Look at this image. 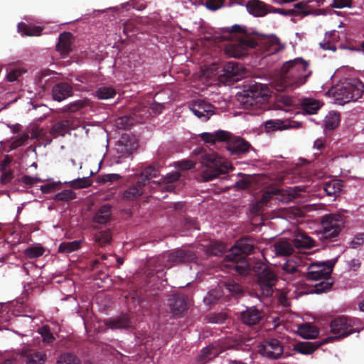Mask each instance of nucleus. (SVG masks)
<instances>
[{
  "instance_id": "obj_45",
  "label": "nucleus",
  "mask_w": 364,
  "mask_h": 364,
  "mask_svg": "<svg viewBox=\"0 0 364 364\" xmlns=\"http://www.w3.org/2000/svg\"><path fill=\"white\" fill-rule=\"evenodd\" d=\"M57 364H80V360L70 353H65L59 356Z\"/></svg>"
},
{
  "instance_id": "obj_17",
  "label": "nucleus",
  "mask_w": 364,
  "mask_h": 364,
  "mask_svg": "<svg viewBox=\"0 0 364 364\" xmlns=\"http://www.w3.org/2000/svg\"><path fill=\"white\" fill-rule=\"evenodd\" d=\"M298 187L290 188L289 190V193L287 195L281 194L282 191L279 189H274L272 191H267L262 195L261 200L259 202L263 205L267 203L271 200L273 196L281 195V198H278V199H279L282 202L288 203L296 197L297 193H296L295 189H296Z\"/></svg>"
},
{
  "instance_id": "obj_37",
  "label": "nucleus",
  "mask_w": 364,
  "mask_h": 364,
  "mask_svg": "<svg viewBox=\"0 0 364 364\" xmlns=\"http://www.w3.org/2000/svg\"><path fill=\"white\" fill-rule=\"evenodd\" d=\"M18 31L27 36H40L43 28L41 26H28L25 23H19L18 25Z\"/></svg>"
},
{
  "instance_id": "obj_62",
  "label": "nucleus",
  "mask_w": 364,
  "mask_h": 364,
  "mask_svg": "<svg viewBox=\"0 0 364 364\" xmlns=\"http://www.w3.org/2000/svg\"><path fill=\"white\" fill-rule=\"evenodd\" d=\"M351 0H333V7L334 8H344L350 7Z\"/></svg>"
},
{
  "instance_id": "obj_29",
  "label": "nucleus",
  "mask_w": 364,
  "mask_h": 364,
  "mask_svg": "<svg viewBox=\"0 0 364 364\" xmlns=\"http://www.w3.org/2000/svg\"><path fill=\"white\" fill-rule=\"evenodd\" d=\"M145 186L139 183L137 180L136 183L130 186L123 193V199L127 200H134L140 197L144 193V188Z\"/></svg>"
},
{
  "instance_id": "obj_58",
  "label": "nucleus",
  "mask_w": 364,
  "mask_h": 364,
  "mask_svg": "<svg viewBox=\"0 0 364 364\" xmlns=\"http://www.w3.org/2000/svg\"><path fill=\"white\" fill-rule=\"evenodd\" d=\"M121 178V176L117 173L105 174L102 176L101 182H114Z\"/></svg>"
},
{
  "instance_id": "obj_30",
  "label": "nucleus",
  "mask_w": 364,
  "mask_h": 364,
  "mask_svg": "<svg viewBox=\"0 0 364 364\" xmlns=\"http://www.w3.org/2000/svg\"><path fill=\"white\" fill-rule=\"evenodd\" d=\"M73 35L70 32H64L59 36L56 45L57 50L63 54H68L71 51Z\"/></svg>"
},
{
  "instance_id": "obj_32",
  "label": "nucleus",
  "mask_w": 364,
  "mask_h": 364,
  "mask_svg": "<svg viewBox=\"0 0 364 364\" xmlns=\"http://www.w3.org/2000/svg\"><path fill=\"white\" fill-rule=\"evenodd\" d=\"M296 248H311L314 241L305 232H299L292 240Z\"/></svg>"
},
{
  "instance_id": "obj_35",
  "label": "nucleus",
  "mask_w": 364,
  "mask_h": 364,
  "mask_svg": "<svg viewBox=\"0 0 364 364\" xmlns=\"http://www.w3.org/2000/svg\"><path fill=\"white\" fill-rule=\"evenodd\" d=\"M158 173L159 171L155 167L149 166L144 168L137 180L139 181V183L146 186L151 178H156L158 176Z\"/></svg>"
},
{
  "instance_id": "obj_16",
  "label": "nucleus",
  "mask_w": 364,
  "mask_h": 364,
  "mask_svg": "<svg viewBox=\"0 0 364 364\" xmlns=\"http://www.w3.org/2000/svg\"><path fill=\"white\" fill-rule=\"evenodd\" d=\"M262 318V311L255 306L247 308L246 310L240 314V318L242 323L250 326L258 324Z\"/></svg>"
},
{
  "instance_id": "obj_49",
  "label": "nucleus",
  "mask_w": 364,
  "mask_h": 364,
  "mask_svg": "<svg viewBox=\"0 0 364 364\" xmlns=\"http://www.w3.org/2000/svg\"><path fill=\"white\" fill-rule=\"evenodd\" d=\"M26 72L25 69L21 68H11L6 75V79L9 82L18 81L19 77Z\"/></svg>"
},
{
  "instance_id": "obj_27",
  "label": "nucleus",
  "mask_w": 364,
  "mask_h": 364,
  "mask_svg": "<svg viewBox=\"0 0 364 364\" xmlns=\"http://www.w3.org/2000/svg\"><path fill=\"white\" fill-rule=\"evenodd\" d=\"M246 8L255 16H263L269 12L267 5L259 0H249Z\"/></svg>"
},
{
  "instance_id": "obj_9",
  "label": "nucleus",
  "mask_w": 364,
  "mask_h": 364,
  "mask_svg": "<svg viewBox=\"0 0 364 364\" xmlns=\"http://www.w3.org/2000/svg\"><path fill=\"white\" fill-rule=\"evenodd\" d=\"M343 225V216L333 214L324 215L321 220L323 237L326 240H333L337 237Z\"/></svg>"
},
{
  "instance_id": "obj_61",
  "label": "nucleus",
  "mask_w": 364,
  "mask_h": 364,
  "mask_svg": "<svg viewBox=\"0 0 364 364\" xmlns=\"http://www.w3.org/2000/svg\"><path fill=\"white\" fill-rule=\"evenodd\" d=\"M294 8L296 9V11L298 12L299 14H304V16H306L309 14V11H306V9L307 8V4L304 2H299L294 5Z\"/></svg>"
},
{
  "instance_id": "obj_46",
  "label": "nucleus",
  "mask_w": 364,
  "mask_h": 364,
  "mask_svg": "<svg viewBox=\"0 0 364 364\" xmlns=\"http://www.w3.org/2000/svg\"><path fill=\"white\" fill-rule=\"evenodd\" d=\"M224 286L225 289L232 294H240L242 293V288L241 285L235 282L233 279H228Z\"/></svg>"
},
{
  "instance_id": "obj_5",
  "label": "nucleus",
  "mask_w": 364,
  "mask_h": 364,
  "mask_svg": "<svg viewBox=\"0 0 364 364\" xmlns=\"http://www.w3.org/2000/svg\"><path fill=\"white\" fill-rule=\"evenodd\" d=\"M333 264L331 261H326L321 263H311L308 267V272L306 274V281H319L316 284L312 293L321 294L330 289L333 285L331 282H328L333 271Z\"/></svg>"
},
{
  "instance_id": "obj_59",
  "label": "nucleus",
  "mask_w": 364,
  "mask_h": 364,
  "mask_svg": "<svg viewBox=\"0 0 364 364\" xmlns=\"http://www.w3.org/2000/svg\"><path fill=\"white\" fill-rule=\"evenodd\" d=\"M273 12L282 14L284 16L298 15V12L295 9H274Z\"/></svg>"
},
{
  "instance_id": "obj_48",
  "label": "nucleus",
  "mask_w": 364,
  "mask_h": 364,
  "mask_svg": "<svg viewBox=\"0 0 364 364\" xmlns=\"http://www.w3.org/2000/svg\"><path fill=\"white\" fill-rule=\"evenodd\" d=\"M29 139V136L27 133H24L20 136L13 138L10 143V149L14 150L17 148L23 146Z\"/></svg>"
},
{
  "instance_id": "obj_6",
  "label": "nucleus",
  "mask_w": 364,
  "mask_h": 364,
  "mask_svg": "<svg viewBox=\"0 0 364 364\" xmlns=\"http://www.w3.org/2000/svg\"><path fill=\"white\" fill-rule=\"evenodd\" d=\"M200 162L204 167L201 171L204 181H212L232 168V164L226 159L214 152L203 155Z\"/></svg>"
},
{
  "instance_id": "obj_33",
  "label": "nucleus",
  "mask_w": 364,
  "mask_h": 364,
  "mask_svg": "<svg viewBox=\"0 0 364 364\" xmlns=\"http://www.w3.org/2000/svg\"><path fill=\"white\" fill-rule=\"evenodd\" d=\"M303 111L309 114H316L320 109L319 102L313 98H303L301 100Z\"/></svg>"
},
{
  "instance_id": "obj_28",
  "label": "nucleus",
  "mask_w": 364,
  "mask_h": 364,
  "mask_svg": "<svg viewBox=\"0 0 364 364\" xmlns=\"http://www.w3.org/2000/svg\"><path fill=\"white\" fill-rule=\"evenodd\" d=\"M112 210L109 204L101 206L93 217V222L100 225L107 224L111 219Z\"/></svg>"
},
{
  "instance_id": "obj_14",
  "label": "nucleus",
  "mask_w": 364,
  "mask_h": 364,
  "mask_svg": "<svg viewBox=\"0 0 364 364\" xmlns=\"http://www.w3.org/2000/svg\"><path fill=\"white\" fill-rule=\"evenodd\" d=\"M227 149L232 155H240L247 152L251 146L250 144L240 137H232L225 141Z\"/></svg>"
},
{
  "instance_id": "obj_63",
  "label": "nucleus",
  "mask_w": 364,
  "mask_h": 364,
  "mask_svg": "<svg viewBox=\"0 0 364 364\" xmlns=\"http://www.w3.org/2000/svg\"><path fill=\"white\" fill-rule=\"evenodd\" d=\"M21 181L28 186H32L36 183L40 181V180L28 175H25L21 178Z\"/></svg>"
},
{
  "instance_id": "obj_4",
  "label": "nucleus",
  "mask_w": 364,
  "mask_h": 364,
  "mask_svg": "<svg viewBox=\"0 0 364 364\" xmlns=\"http://www.w3.org/2000/svg\"><path fill=\"white\" fill-rule=\"evenodd\" d=\"M243 94L238 96V101L245 109L257 112L268 101L269 95L262 84L251 82L244 85Z\"/></svg>"
},
{
  "instance_id": "obj_53",
  "label": "nucleus",
  "mask_w": 364,
  "mask_h": 364,
  "mask_svg": "<svg viewBox=\"0 0 364 364\" xmlns=\"http://www.w3.org/2000/svg\"><path fill=\"white\" fill-rule=\"evenodd\" d=\"M265 129L267 132L282 130L285 128L281 120H269L265 122Z\"/></svg>"
},
{
  "instance_id": "obj_39",
  "label": "nucleus",
  "mask_w": 364,
  "mask_h": 364,
  "mask_svg": "<svg viewBox=\"0 0 364 364\" xmlns=\"http://www.w3.org/2000/svg\"><path fill=\"white\" fill-rule=\"evenodd\" d=\"M47 355L44 352L34 351L26 356V364H44Z\"/></svg>"
},
{
  "instance_id": "obj_13",
  "label": "nucleus",
  "mask_w": 364,
  "mask_h": 364,
  "mask_svg": "<svg viewBox=\"0 0 364 364\" xmlns=\"http://www.w3.org/2000/svg\"><path fill=\"white\" fill-rule=\"evenodd\" d=\"M137 146V142L134 137L122 136L116 146L117 157L120 159L131 156Z\"/></svg>"
},
{
  "instance_id": "obj_11",
  "label": "nucleus",
  "mask_w": 364,
  "mask_h": 364,
  "mask_svg": "<svg viewBox=\"0 0 364 364\" xmlns=\"http://www.w3.org/2000/svg\"><path fill=\"white\" fill-rule=\"evenodd\" d=\"M168 305L172 316L175 318L183 317L188 309V299L183 294H173L168 299Z\"/></svg>"
},
{
  "instance_id": "obj_38",
  "label": "nucleus",
  "mask_w": 364,
  "mask_h": 364,
  "mask_svg": "<svg viewBox=\"0 0 364 364\" xmlns=\"http://www.w3.org/2000/svg\"><path fill=\"white\" fill-rule=\"evenodd\" d=\"M342 188L341 182L338 180H332L323 184V191L329 196L338 193Z\"/></svg>"
},
{
  "instance_id": "obj_21",
  "label": "nucleus",
  "mask_w": 364,
  "mask_h": 364,
  "mask_svg": "<svg viewBox=\"0 0 364 364\" xmlns=\"http://www.w3.org/2000/svg\"><path fill=\"white\" fill-rule=\"evenodd\" d=\"M73 122L74 121L71 118H66L60 120L53 125L50 134L54 136H57L58 135L64 136L71 129H73Z\"/></svg>"
},
{
  "instance_id": "obj_36",
  "label": "nucleus",
  "mask_w": 364,
  "mask_h": 364,
  "mask_svg": "<svg viewBox=\"0 0 364 364\" xmlns=\"http://www.w3.org/2000/svg\"><path fill=\"white\" fill-rule=\"evenodd\" d=\"M82 240L61 242L58 249L59 253L69 254L80 249Z\"/></svg>"
},
{
  "instance_id": "obj_52",
  "label": "nucleus",
  "mask_w": 364,
  "mask_h": 364,
  "mask_svg": "<svg viewBox=\"0 0 364 364\" xmlns=\"http://www.w3.org/2000/svg\"><path fill=\"white\" fill-rule=\"evenodd\" d=\"M339 122H340V115L339 114H338L336 113L330 114L329 117H328L326 119V127L328 129L333 130L336 127H337V126L339 124Z\"/></svg>"
},
{
  "instance_id": "obj_54",
  "label": "nucleus",
  "mask_w": 364,
  "mask_h": 364,
  "mask_svg": "<svg viewBox=\"0 0 364 364\" xmlns=\"http://www.w3.org/2000/svg\"><path fill=\"white\" fill-rule=\"evenodd\" d=\"M214 350V348L211 346H208L201 350L200 353L198 355V360L200 361L206 362V360H210L213 357L215 356V353H213Z\"/></svg>"
},
{
  "instance_id": "obj_44",
  "label": "nucleus",
  "mask_w": 364,
  "mask_h": 364,
  "mask_svg": "<svg viewBox=\"0 0 364 364\" xmlns=\"http://www.w3.org/2000/svg\"><path fill=\"white\" fill-rule=\"evenodd\" d=\"M38 333L41 336L43 341L47 344L52 343L55 341V337L50 331V326L48 325L43 326L38 330Z\"/></svg>"
},
{
  "instance_id": "obj_50",
  "label": "nucleus",
  "mask_w": 364,
  "mask_h": 364,
  "mask_svg": "<svg viewBox=\"0 0 364 364\" xmlns=\"http://www.w3.org/2000/svg\"><path fill=\"white\" fill-rule=\"evenodd\" d=\"M180 176L181 174L178 172H173L167 174L164 178V182L166 184L165 188L168 191H171L173 189V187L171 183L178 181Z\"/></svg>"
},
{
  "instance_id": "obj_43",
  "label": "nucleus",
  "mask_w": 364,
  "mask_h": 364,
  "mask_svg": "<svg viewBox=\"0 0 364 364\" xmlns=\"http://www.w3.org/2000/svg\"><path fill=\"white\" fill-rule=\"evenodd\" d=\"M76 198V194L72 190L65 189L55 195V201L69 202Z\"/></svg>"
},
{
  "instance_id": "obj_18",
  "label": "nucleus",
  "mask_w": 364,
  "mask_h": 364,
  "mask_svg": "<svg viewBox=\"0 0 364 364\" xmlns=\"http://www.w3.org/2000/svg\"><path fill=\"white\" fill-rule=\"evenodd\" d=\"M224 75L229 81H237L244 75L242 65L236 62H229L224 66Z\"/></svg>"
},
{
  "instance_id": "obj_22",
  "label": "nucleus",
  "mask_w": 364,
  "mask_h": 364,
  "mask_svg": "<svg viewBox=\"0 0 364 364\" xmlns=\"http://www.w3.org/2000/svg\"><path fill=\"white\" fill-rule=\"evenodd\" d=\"M230 136V133L225 130H218L214 133L203 132L200 134V137L203 141L211 144H215L216 141H225Z\"/></svg>"
},
{
  "instance_id": "obj_34",
  "label": "nucleus",
  "mask_w": 364,
  "mask_h": 364,
  "mask_svg": "<svg viewBox=\"0 0 364 364\" xmlns=\"http://www.w3.org/2000/svg\"><path fill=\"white\" fill-rule=\"evenodd\" d=\"M298 333L306 339H313L318 335L317 328L310 323H304L300 326L298 328Z\"/></svg>"
},
{
  "instance_id": "obj_10",
  "label": "nucleus",
  "mask_w": 364,
  "mask_h": 364,
  "mask_svg": "<svg viewBox=\"0 0 364 364\" xmlns=\"http://www.w3.org/2000/svg\"><path fill=\"white\" fill-rule=\"evenodd\" d=\"M259 353L269 359H279L284 353L282 343L276 338L265 340L259 348Z\"/></svg>"
},
{
  "instance_id": "obj_24",
  "label": "nucleus",
  "mask_w": 364,
  "mask_h": 364,
  "mask_svg": "<svg viewBox=\"0 0 364 364\" xmlns=\"http://www.w3.org/2000/svg\"><path fill=\"white\" fill-rule=\"evenodd\" d=\"M295 246L292 240L280 239L274 244V252L279 256H289L294 252Z\"/></svg>"
},
{
  "instance_id": "obj_2",
  "label": "nucleus",
  "mask_w": 364,
  "mask_h": 364,
  "mask_svg": "<svg viewBox=\"0 0 364 364\" xmlns=\"http://www.w3.org/2000/svg\"><path fill=\"white\" fill-rule=\"evenodd\" d=\"M311 74L309 63L303 58H296L287 61L281 68L280 90L297 88L305 84Z\"/></svg>"
},
{
  "instance_id": "obj_41",
  "label": "nucleus",
  "mask_w": 364,
  "mask_h": 364,
  "mask_svg": "<svg viewBox=\"0 0 364 364\" xmlns=\"http://www.w3.org/2000/svg\"><path fill=\"white\" fill-rule=\"evenodd\" d=\"M116 90L108 86H102L98 87L95 91V96L100 100H108L113 98L116 95Z\"/></svg>"
},
{
  "instance_id": "obj_20",
  "label": "nucleus",
  "mask_w": 364,
  "mask_h": 364,
  "mask_svg": "<svg viewBox=\"0 0 364 364\" xmlns=\"http://www.w3.org/2000/svg\"><path fill=\"white\" fill-rule=\"evenodd\" d=\"M104 323L107 327L112 330L125 329L131 326V320L127 314H122L114 318L105 319Z\"/></svg>"
},
{
  "instance_id": "obj_25",
  "label": "nucleus",
  "mask_w": 364,
  "mask_h": 364,
  "mask_svg": "<svg viewBox=\"0 0 364 364\" xmlns=\"http://www.w3.org/2000/svg\"><path fill=\"white\" fill-rule=\"evenodd\" d=\"M283 279L286 281H294L300 277V271L295 262L287 261L282 267Z\"/></svg>"
},
{
  "instance_id": "obj_12",
  "label": "nucleus",
  "mask_w": 364,
  "mask_h": 364,
  "mask_svg": "<svg viewBox=\"0 0 364 364\" xmlns=\"http://www.w3.org/2000/svg\"><path fill=\"white\" fill-rule=\"evenodd\" d=\"M331 331L338 338L346 337L355 332L350 321L345 316H339L333 320L330 325Z\"/></svg>"
},
{
  "instance_id": "obj_8",
  "label": "nucleus",
  "mask_w": 364,
  "mask_h": 364,
  "mask_svg": "<svg viewBox=\"0 0 364 364\" xmlns=\"http://www.w3.org/2000/svg\"><path fill=\"white\" fill-rule=\"evenodd\" d=\"M253 271L262 294L265 297L272 296L277 282V276L273 269L262 263H257L253 266Z\"/></svg>"
},
{
  "instance_id": "obj_60",
  "label": "nucleus",
  "mask_w": 364,
  "mask_h": 364,
  "mask_svg": "<svg viewBox=\"0 0 364 364\" xmlns=\"http://www.w3.org/2000/svg\"><path fill=\"white\" fill-rule=\"evenodd\" d=\"M58 188L56 183H46L41 186V191L43 193H50L54 192Z\"/></svg>"
},
{
  "instance_id": "obj_55",
  "label": "nucleus",
  "mask_w": 364,
  "mask_h": 364,
  "mask_svg": "<svg viewBox=\"0 0 364 364\" xmlns=\"http://www.w3.org/2000/svg\"><path fill=\"white\" fill-rule=\"evenodd\" d=\"M225 0H206L205 6L211 11H216L223 6Z\"/></svg>"
},
{
  "instance_id": "obj_15",
  "label": "nucleus",
  "mask_w": 364,
  "mask_h": 364,
  "mask_svg": "<svg viewBox=\"0 0 364 364\" xmlns=\"http://www.w3.org/2000/svg\"><path fill=\"white\" fill-rule=\"evenodd\" d=\"M193 113L203 120H208L213 114V106L204 100H198L191 107Z\"/></svg>"
},
{
  "instance_id": "obj_40",
  "label": "nucleus",
  "mask_w": 364,
  "mask_h": 364,
  "mask_svg": "<svg viewBox=\"0 0 364 364\" xmlns=\"http://www.w3.org/2000/svg\"><path fill=\"white\" fill-rule=\"evenodd\" d=\"M225 252V245L218 241L211 242L207 247V254L210 256H221Z\"/></svg>"
},
{
  "instance_id": "obj_42",
  "label": "nucleus",
  "mask_w": 364,
  "mask_h": 364,
  "mask_svg": "<svg viewBox=\"0 0 364 364\" xmlns=\"http://www.w3.org/2000/svg\"><path fill=\"white\" fill-rule=\"evenodd\" d=\"M135 122H136V119L134 117L124 115L118 117L115 121V124L118 129H126Z\"/></svg>"
},
{
  "instance_id": "obj_3",
  "label": "nucleus",
  "mask_w": 364,
  "mask_h": 364,
  "mask_svg": "<svg viewBox=\"0 0 364 364\" xmlns=\"http://www.w3.org/2000/svg\"><path fill=\"white\" fill-rule=\"evenodd\" d=\"M255 248L254 240L251 237H245L238 240L225 255V259L230 262L228 264L241 275L248 274L251 266L245 258Z\"/></svg>"
},
{
  "instance_id": "obj_31",
  "label": "nucleus",
  "mask_w": 364,
  "mask_h": 364,
  "mask_svg": "<svg viewBox=\"0 0 364 364\" xmlns=\"http://www.w3.org/2000/svg\"><path fill=\"white\" fill-rule=\"evenodd\" d=\"M95 244L99 247H105L109 245L112 240V235L109 229L97 231L93 235Z\"/></svg>"
},
{
  "instance_id": "obj_7",
  "label": "nucleus",
  "mask_w": 364,
  "mask_h": 364,
  "mask_svg": "<svg viewBox=\"0 0 364 364\" xmlns=\"http://www.w3.org/2000/svg\"><path fill=\"white\" fill-rule=\"evenodd\" d=\"M364 92V84L358 78H351L338 85L333 92L336 101L344 105L361 98Z\"/></svg>"
},
{
  "instance_id": "obj_51",
  "label": "nucleus",
  "mask_w": 364,
  "mask_h": 364,
  "mask_svg": "<svg viewBox=\"0 0 364 364\" xmlns=\"http://www.w3.org/2000/svg\"><path fill=\"white\" fill-rule=\"evenodd\" d=\"M44 249L42 247H30L25 250V255L30 259H34L42 256Z\"/></svg>"
},
{
  "instance_id": "obj_19",
  "label": "nucleus",
  "mask_w": 364,
  "mask_h": 364,
  "mask_svg": "<svg viewBox=\"0 0 364 364\" xmlns=\"http://www.w3.org/2000/svg\"><path fill=\"white\" fill-rule=\"evenodd\" d=\"M73 95V87L67 82H61L55 84L52 89L54 100L61 102Z\"/></svg>"
},
{
  "instance_id": "obj_56",
  "label": "nucleus",
  "mask_w": 364,
  "mask_h": 364,
  "mask_svg": "<svg viewBox=\"0 0 364 364\" xmlns=\"http://www.w3.org/2000/svg\"><path fill=\"white\" fill-rule=\"evenodd\" d=\"M2 175L1 176V182L3 184H6L11 181L14 178V171L11 169H6L1 171Z\"/></svg>"
},
{
  "instance_id": "obj_1",
  "label": "nucleus",
  "mask_w": 364,
  "mask_h": 364,
  "mask_svg": "<svg viewBox=\"0 0 364 364\" xmlns=\"http://www.w3.org/2000/svg\"><path fill=\"white\" fill-rule=\"evenodd\" d=\"M223 33H227L228 37L236 38L234 43L230 44L225 48L228 55L236 58L244 57L247 54L249 49L257 46H262L267 55L274 54L284 48L277 38H264L257 41L247 33L245 27L237 24L223 28Z\"/></svg>"
},
{
  "instance_id": "obj_26",
  "label": "nucleus",
  "mask_w": 364,
  "mask_h": 364,
  "mask_svg": "<svg viewBox=\"0 0 364 364\" xmlns=\"http://www.w3.org/2000/svg\"><path fill=\"white\" fill-rule=\"evenodd\" d=\"M194 258V254L191 251L184 250H176L168 255V259L176 264L188 262Z\"/></svg>"
},
{
  "instance_id": "obj_64",
  "label": "nucleus",
  "mask_w": 364,
  "mask_h": 364,
  "mask_svg": "<svg viewBox=\"0 0 364 364\" xmlns=\"http://www.w3.org/2000/svg\"><path fill=\"white\" fill-rule=\"evenodd\" d=\"M13 158L9 155H6L1 162L0 170L4 171L7 169V167L11 164Z\"/></svg>"
},
{
  "instance_id": "obj_57",
  "label": "nucleus",
  "mask_w": 364,
  "mask_h": 364,
  "mask_svg": "<svg viewBox=\"0 0 364 364\" xmlns=\"http://www.w3.org/2000/svg\"><path fill=\"white\" fill-rule=\"evenodd\" d=\"M176 166L182 170H189L194 168L195 164L191 161L184 160L177 162Z\"/></svg>"
},
{
  "instance_id": "obj_23",
  "label": "nucleus",
  "mask_w": 364,
  "mask_h": 364,
  "mask_svg": "<svg viewBox=\"0 0 364 364\" xmlns=\"http://www.w3.org/2000/svg\"><path fill=\"white\" fill-rule=\"evenodd\" d=\"M326 342L327 339H325L323 342H298L294 346V350L304 355H310L318 349L322 344L326 343Z\"/></svg>"
},
{
  "instance_id": "obj_47",
  "label": "nucleus",
  "mask_w": 364,
  "mask_h": 364,
  "mask_svg": "<svg viewBox=\"0 0 364 364\" xmlns=\"http://www.w3.org/2000/svg\"><path fill=\"white\" fill-rule=\"evenodd\" d=\"M92 180L89 177L78 178L70 182V186L73 188H84L92 185Z\"/></svg>"
}]
</instances>
